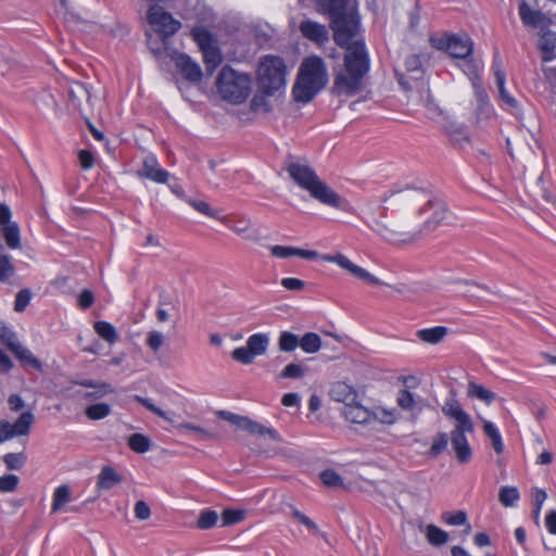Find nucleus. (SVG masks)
I'll return each mask as SVG.
<instances>
[{"label":"nucleus","instance_id":"1","mask_svg":"<svg viewBox=\"0 0 556 556\" xmlns=\"http://www.w3.org/2000/svg\"><path fill=\"white\" fill-rule=\"evenodd\" d=\"M344 55V72L334 77L333 92L354 96L362 88L364 76L370 68V60L364 40H355Z\"/></svg>","mask_w":556,"mask_h":556},{"label":"nucleus","instance_id":"2","mask_svg":"<svg viewBox=\"0 0 556 556\" xmlns=\"http://www.w3.org/2000/svg\"><path fill=\"white\" fill-rule=\"evenodd\" d=\"M328 83V72L325 62L317 55L305 58L299 68L298 78L293 86L294 100L302 103L312 101Z\"/></svg>","mask_w":556,"mask_h":556},{"label":"nucleus","instance_id":"3","mask_svg":"<svg viewBox=\"0 0 556 556\" xmlns=\"http://www.w3.org/2000/svg\"><path fill=\"white\" fill-rule=\"evenodd\" d=\"M287 172L300 188L318 202L334 208L345 207V200L325 184L309 166L293 162L287 166Z\"/></svg>","mask_w":556,"mask_h":556},{"label":"nucleus","instance_id":"4","mask_svg":"<svg viewBox=\"0 0 556 556\" xmlns=\"http://www.w3.org/2000/svg\"><path fill=\"white\" fill-rule=\"evenodd\" d=\"M216 90L223 100L231 104H241L252 92V77L225 65L217 75Z\"/></svg>","mask_w":556,"mask_h":556},{"label":"nucleus","instance_id":"5","mask_svg":"<svg viewBox=\"0 0 556 556\" xmlns=\"http://www.w3.org/2000/svg\"><path fill=\"white\" fill-rule=\"evenodd\" d=\"M287 65L285 60L277 55H265L260 60L256 78L261 92L274 96L283 90L287 84Z\"/></svg>","mask_w":556,"mask_h":556},{"label":"nucleus","instance_id":"6","mask_svg":"<svg viewBox=\"0 0 556 556\" xmlns=\"http://www.w3.org/2000/svg\"><path fill=\"white\" fill-rule=\"evenodd\" d=\"M458 67L462 72L470 79L472 88L475 90L476 98L479 102L480 109L489 116L493 113V109L488 101L486 92L482 86L479 73L482 68L480 61L470 56L459 59Z\"/></svg>","mask_w":556,"mask_h":556},{"label":"nucleus","instance_id":"7","mask_svg":"<svg viewBox=\"0 0 556 556\" xmlns=\"http://www.w3.org/2000/svg\"><path fill=\"white\" fill-rule=\"evenodd\" d=\"M429 40L433 48L446 51L454 59L472 54L473 42L468 35L431 36Z\"/></svg>","mask_w":556,"mask_h":556},{"label":"nucleus","instance_id":"8","mask_svg":"<svg viewBox=\"0 0 556 556\" xmlns=\"http://www.w3.org/2000/svg\"><path fill=\"white\" fill-rule=\"evenodd\" d=\"M333 39L338 46L346 49L354 43L353 38L359 31V21L353 14H345L331 20Z\"/></svg>","mask_w":556,"mask_h":556},{"label":"nucleus","instance_id":"9","mask_svg":"<svg viewBox=\"0 0 556 556\" xmlns=\"http://www.w3.org/2000/svg\"><path fill=\"white\" fill-rule=\"evenodd\" d=\"M148 21L164 38L173 36L181 27V23L178 20L174 18L159 5H152L149 9Z\"/></svg>","mask_w":556,"mask_h":556},{"label":"nucleus","instance_id":"10","mask_svg":"<svg viewBox=\"0 0 556 556\" xmlns=\"http://www.w3.org/2000/svg\"><path fill=\"white\" fill-rule=\"evenodd\" d=\"M473 430V422H468L455 425L451 431V443L459 463H468L471 459L472 451L466 434L472 433Z\"/></svg>","mask_w":556,"mask_h":556},{"label":"nucleus","instance_id":"11","mask_svg":"<svg viewBox=\"0 0 556 556\" xmlns=\"http://www.w3.org/2000/svg\"><path fill=\"white\" fill-rule=\"evenodd\" d=\"M320 258L324 262L337 264L339 267L346 270L349 274H351L355 278L368 281L370 285H381L382 283L378 277L374 276L365 268L359 267L358 265L354 264L344 254H341V253H337L333 255L332 254H324L320 256Z\"/></svg>","mask_w":556,"mask_h":556},{"label":"nucleus","instance_id":"12","mask_svg":"<svg viewBox=\"0 0 556 556\" xmlns=\"http://www.w3.org/2000/svg\"><path fill=\"white\" fill-rule=\"evenodd\" d=\"M138 177L150 179L156 184H166L169 173L160 166L154 154H148L142 161V168L137 172Z\"/></svg>","mask_w":556,"mask_h":556},{"label":"nucleus","instance_id":"13","mask_svg":"<svg viewBox=\"0 0 556 556\" xmlns=\"http://www.w3.org/2000/svg\"><path fill=\"white\" fill-rule=\"evenodd\" d=\"M177 70L180 74L191 83H199L202 79L203 73L200 65L193 61L189 55L175 52L172 55Z\"/></svg>","mask_w":556,"mask_h":556},{"label":"nucleus","instance_id":"14","mask_svg":"<svg viewBox=\"0 0 556 556\" xmlns=\"http://www.w3.org/2000/svg\"><path fill=\"white\" fill-rule=\"evenodd\" d=\"M342 415L352 424L367 425L371 422V410L365 407L358 399L343 406Z\"/></svg>","mask_w":556,"mask_h":556},{"label":"nucleus","instance_id":"15","mask_svg":"<svg viewBox=\"0 0 556 556\" xmlns=\"http://www.w3.org/2000/svg\"><path fill=\"white\" fill-rule=\"evenodd\" d=\"M372 230L391 243H412L418 239V235L415 232H399L381 223H376V225L372 226Z\"/></svg>","mask_w":556,"mask_h":556},{"label":"nucleus","instance_id":"16","mask_svg":"<svg viewBox=\"0 0 556 556\" xmlns=\"http://www.w3.org/2000/svg\"><path fill=\"white\" fill-rule=\"evenodd\" d=\"M270 254L277 258H290L299 256L305 260H316L319 257L318 252L313 250H304L289 245H271L269 248Z\"/></svg>","mask_w":556,"mask_h":556},{"label":"nucleus","instance_id":"17","mask_svg":"<svg viewBox=\"0 0 556 556\" xmlns=\"http://www.w3.org/2000/svg\"><path fill=\"white\" fill-rule=\"evenodd\" d=\"M497 58H498V55L496 54L494 58L492 68L494 71L496 86L500 91V98L504 105L513 109V108H516L517 101L513 96H510L508 93V91L505 88L506 75H505L504 71L502 70L501 63L497 61Z\"/></svg>","mask_w":556,"mask_h":556},{"label":"nucleus","instance_id":"18","mask_svg":"<svg viewBox=\"0 0 556 556\" xmlns=\"http://www.w3.org/2000/svg\"><path fill=\"white\" fill-rule=\"evenodd\" d=\"M329 395L333 401L343 403L344 406L358 397L356 390L352 386L342 381H338L331 386Z\"/></svg>","mask_w":556,"mask_h":556},{"label":"nucleus","instance_id":"19","mask_svg":"<svg viewBox=\"0 0 556 556\" xmlns=\"http://www.w3.org/2000/svg\"><path fill=\"white\" fill-rule=\"evenodd\" d=\"M300 30L305 38L317 43H324L328 40V30L319 23L304 21L300 25Z\"/></svg>","mask_w":556,"mask_h":556},{"label":"nucleus","instance_id":"20","mask_svg":"<svg viewBox=\"0 0 556 556\" xmlns=\"http://www.w3.org/2000/svg\"><path fill=\"white\" fill-rule=\"evenodd\" d=\"M445 416L455 420V425L472 422L470 416L463 409L459 402L454 399H447L442 406Z\"/></svg>","mask_w":556,"mask_h":556},{"label":"nucleus","instance_id":"21","mask_svg":"<svg viewBox=\"0 0 556 556\" xmlns=\"http://www.w3.org/2000/svg\"><path fill=\"white\" fill-rule=\"evenodd\" d=\"M123 478L122 476L111 466H104L102 467L100 473L98 475L97 479V490L104 491L110 490L113 486L122 483Z\"/></svg>","mask_w":556,"mask_h":556},{"label":"nucleus","instance_id":"22","mask_svg":"<svg viewBox=\"0 0 556 556\" xmlns=\"http://www.w3.org/2000/svg\"><path fill=\"white\" fill-rule=\"evenodd\" d=\"M254 357L264 355L269 346V336L265 332H257L251 334L245 342Z\"/></svg>","mask_w":556,"mask_h":556},{"label":"nucleus","instance_id":"23","mask_svg":"<svg viewBox=\"0 0 556 556\" xmlns=\"http://www.w3.org/2000/svg\"><path fill=\"white\" fill-rule=\"evenodd\" d=\"M239 429L244 430L249 432L251 435H260L265 437L268 435L271 439H277L278 434L277 431L273 428L265 427L249 417H244L241 420Z\"/></svg>","mask_w":556,"mask_h":556},{"label":"nucleus","instance_id":"24","mask_svg":"<svg viewBox=\"0 0 556 556\" xmlns=\"http://www.w3.org/2000/svg\"><path fill=\"white\" fill-rule=\"evenodd\" d=\"M519 16L525 26L538 27L543 18L540 11H535L523 0L519 4Z\"/></svg>","mask_w":556,"mask_h":556},{"label":"nucleus","instance_id":"25","mask_svg":"<svg viewBox=\"0 0 556 556\" xmlns=\"http://www.w3.org/2000/svg\"><path fill=\"white\" fill-rule=\"evenodd\" d=\"M319 4L330 20L348 14L349 0H319Z\"/></svg>","mask_w":556,"mask_h":556},{"label":"nucleus","instance_id":"26","mask_svg":"<svg viewBox=\"0 0 556 556\" xmlns=\"http://www.w3.org/2000/svg\"><path fill=\"white\" fill-rule=\"evenodd\" d=\"M446 217V210L443 205L437 204V208L434 210L432 217L427 219L422 227L416 231L415 233L418 235V239L424 233H429L433 231Z\"/></svg>","mask_w":556,"mask_h":556},{"label":"nucleus","instance_id":"27","mask_svg":"<svg viewBox=\"0 0 556 556\" xmlns=\"http://www.w3.org/2000/svg\"><path fill=\"white\" fill-rule=\"evenodd\" d=\"M446 333L447 328L435 326L432 328L420 329L416 332V336L419 340L426 343L437 344L446 336Z\"/></svg>","mask_w":556,"mask_h":556},{"label":"nucleus","instance_id":"28","mask_svg":"<svg viewBox=\"0 0 556 556\" xmlns=\"http://www.w3.org/2000/svg\"><path fill=\"white\" fill-rule=\"evenodd\" d=\"M203 54V61L206 65V70L212 74L223 62V54L217 43L201 50Z\"/></svg>","mask_w":556,"mask_h":556},{"label":"nucleus","instance_id":"29","mask_svg":"<svg viewBox=\"0 0 556 556\" xmlns=\"http://www.w3.org/2000/svg\"><path fill=\"white\" fill-rule=\"evenodd\" d=\"M0 341L11 352L22 345L16 332L4 321H0Z\"/></svg>","mask_w":556,"mask_h":556},{"label":"nucleus","instance_id":"30","mask_svg":"<svg viewBox=\"0 0 556 556\" xmlns=\"http://www.w3.org/2000/svg\"><path fill=\"white\" fill-rule=\"evenodd\" d=\"M12 353L23 365L30 366L38 371H42L43 368L41 362L31 353L29 349L25 348L23 344Z\"/></svg>","mask_w":556,"mask_h":556},{"label":"nucleus","instance_id":"31","mask_svg":"<svg viewBox=\"0 0 556 556\" xmlns=\"http://www.w3.org/2000/svg\"><path fill=\"white\" fill-rule=\"evenodd\" d=\"M71 501V489L66 484L59 485L52 495L51 511L62 510L64 505Z\"/></svg>","mask_w":556,"mask_h":556},{"label":"nucleus","instance_id":"32","mask_svg":"<svg viewBox=\"0 0 556 556\" xmlns=\"http://www.w3.org/2000/svg\"><path fill=\"white\" fill-rule=\"evenodd\" d=\"M397 410L395 408H386L381 406L371 410V421H379L384 425H393L397 420Z\"/></svg>","mask_w":556,"mask_h":556},{"label":"nucleus","instance_id":"33","mask_svg":"<svg viewBox=\"0 0 556 556\" xmlns=\"http://www.w3.org/2000/svg\"><path fill=\"white\" fill-rule=\"evenodd\" d=\"M467 393H468V396L478 399L488 405L491 404L495 400V393L485 389L483 386L478 384L472 381L468 383Z\"/></svg>","mask_w":556,"mask_h":556},{"label":"nucleus","instance_id":"34","mask_svg":"<svg viewBox=\"0 0 556 556\" xmlns=\"http://www.w3.org/2000/svg\"><path fill=\"white\" fill-rule=\"evenodd\" d=\"M191 35L194 41L198 43L200 50L206 49L217 43L214 36L206 28L194 27L191 30Z\"/></svg>","mask_w":556,"mask_h":556},{"label":"nucleus","instance_id":"35","mask_svg":"<svg viewBox=\"0 0 556 556\" xmlns=\"http://www.w3.org/2000/svg\"><path fill=\"white\" fill-rule=\"evenodd\" d=\"M426 538L429 544L433 546H442L448 540V534L446 531L434 525H428L426 528Z\"/></svg>","mask_w":556,"mask_h":556},{"label":"nucleus","instance_id":"36","mask_svg":"<svg viewBox=\"0 0 556 556\" xmlns=\"http://www.w3.org/2000/svg\"><path fill=\"white\" fill-rule=\"evenodd\" d=\"M299 346L308 354H313L319 351L321 348V339L315 332H307L301 339Z\"/></svg>","mask_w":556,"mask_h":556},{"label":"nucleus","instance_id":"37","mask_svg":"<svg viewBox=\"0 0 556 556\" xmlns=\"http://www.w3.org/2000/svg\"><path fill=\"white\" fill-rule=\"evenodd\" d=\"M94 331L99 337L109 343H115L118 339V333L115 327L108 321H97L94 324Z\"/></svg>","mask_w":556,"mask_h":556},{"label":"nucleus","instance_id":"38","mask_svg":"<svg viewBox=\"0 0 556 556\" xmlns=\"http://www.w3.org/2000/svg\"><path fill=\"white\" fill-rule=\"evenodd\" d=\"M35 420L33 413L24 412L12 425L15 435H27Z\"/></svg>","mask_w":556,"mask_h":556},{"label":"nucleus","instance_id":"39","mask_svg":"<svg viewBox=\"0 0 556 556\" xmlns=\"http://www.w3.org/2000/svg\"><path fill=\"white\" fill-rule=\"evenodd\" d=\"M520 498V493L516 486H502L498 493V500L505 507H514Z\"/></svg>","mask_w":556,"mask_h":556},{"label":"nucleus","instance_id":"40","mask_svg":"<svg viewBox=\"0 0 556 556\" xmlns=\"http://www.w3.org/2000/svg\"><path fill=\"white\" fill-rule=\"evenodd\" d=\"M540 48L543 53V61L551 62L554 59V49L556 48V36L552 33L544 34L540 41Z\"/></svg>","mask_w":556,"mask_h":556},{"label":"nucleus","instance_id":"41","mask_svg":"<svg viewBox=\"0 0 556 556\" xmlns=\"http://www.w3.org/2000/svg\"><path fill=\"white\" fill-rule=\"evenodd\" d=\"M405 68L407 73L410 74V78L416 80L422 78L424 70L421 55L413 54L407 56L405 60Z\"/></svg>","mask_w":556,"mask_h":556},{"label":"nucleus","instance_id":"42","mask_svg":"<svg viewBox=\"0 0 556 556\" xmlns=\"http://www.w3.org/2000/svg\"><path fill=\"white\" fill-rule=\"evenodd\" d=\"M128 445L134 452L143 454L150 450L151 442L148 437L141 433H134L128 439Z\"/></svg>","mask_w":556,"mask_h":556},{"label":"nucleus","instance_id":"43","mask_svg":"<svg viewBox=\"0 0 556 556\" xmlns=\"http://www.w3.org/2000/svg\"><path fill=\"white\" fill-rule=\"evenodd\" d=\"M300 343V339L292 332L282 331L279 336L278 346L282 352H292L294 351Z\"/></svg>","mask_w":556,"mask_h":556},{"label":"nucleus","instance_id":"44","mask_svg":"<svg viewBox=\"0 0 556 556\" xmlns=\"http://www.w3.org/2000/svg\"><path fill=\"white\" fill-rule=\"evenodd\" d=\"M111 406L106 403H97L86 408V416L91 420H100L111 414Z\"/></svg>","mask_w":556,"mask_h":556},{"label":"nucleus","instance_id":"45","mask_svg":"<svg viewBox=\"0 0 556 556\" xmlns=\"http://www.w3.org/2000/svg\"><path fill=\"white\" fill-rule=\"evenodd\" d=\"M448 445V435L445 432H439L432 441L431 447L429 448V456L432 458L438 457L443 453Z\"/></svg>","mask_w":556,"mask_h":556},{"label":"nucleus","instance_id":"46","mask_svg":"<svg viewBox=\"0 0 556 556\" xmlns=\"http://www.w3.org/2000/svg\"><path fill=\"white\" fill-rule=\"evenodd\" d=\"M218 520V514L215 510L203 509L200 511L197 526L199 529L207 530L213 528Z\"/></svg>","mask_w":556,"mask_h":556},{"label":"nucleus","instance_id":"47","mask_svg":"<svg viewBox=\"0 0 556 556\" xmlns=\"http://www.w3.org/2000/svg\"><path fill=\"white\" fill-rule=\"evenodd\" d=\"M321 482L328 488L343 486V479L333 469H326L319 475Z\"/></svg>","mask_w":556,"mask_h":556},{"label":"nucleus","instance_id":"48","mask_svg":"<svg viewBox=\"0 0 556 556\" xmlns=\"http://www.w3.org/2000/svg\"><path fill=\"white\" fill-rule=\"evenodd\" d=\"M396 403L404 410H413L417 405L414 394L406 389L397 393Z\"/></svg>","mask_w":556,"mask_h":556},{"label":"nucleus","instance_id":"49","mask_svg":"<svg viewBox=\"0 0 556 556\" xmlns=\"http://www.w3.org/2000/svg\"><path fill=\"white\" fill-rule=\"evenodd\" d=\"M245 511L239 509H225L222 514V526H232L244 519Z\"/></svg>","mask_w":556,"mask_h":556},{"label":"nucleus","instance_id":"50","mask_svg":"<svg viewBox=\"0 0 556 556\" xmlns=\"http://www.w3.org/2000/svg\"><path fill=\"white\" fill-rule=\"evenodd\" d=\"M267 94L262 92L261 94H255L251 102L250 109L254 113H267L270 111V105L267 100Z\"/></svg>","mask_w":556,"mask_h":556},{"label":"nucleus","instance_id":"51","mask_svg":"<svg viewBox=\"0 0 556 556\" xmlns=\"http://www.w3.org/2000/svg\"><path fill=\"white\" fill-rule=\"evenodd\" d=\"M441 519L448 526H463L467 523V514L463 510L445 511L441 515Z\"/></svg>","mask_w":556,"mask_h":556},{"label":"nucleus","instance_id":"52","mask_svg":"<svg viewBox=\"0 0 556 556\" xmlns=\"http://www.w3.org/2000/svg\"><path fill=\"white\" fill-rule=\"evenodd\" d=\"M231 357L242 365H250L255 359L254 355L251 353L247 345L235 349L231 352Z\"/></svg>","mask_w":556,"mask_h":556},{"label":"nucleus","instance_id":"53","mask_svg":"<svg viewBox=\"0 0 556 556\" xmlns=\"http://www.w3.org/2000/svg\"><path fill=\"white\" fill-rule=\"evenodd\" d=\"M3 462L9 469L18 470L24 466L26 456L23 453H9L4 455Z\"/></svg>","mask_w":556,"mask_h":556},{"label":"nucleus","instance_id":"54","mask_svg":"<svg viewBox=\"0 0 556 556\" xmlns=\"http://www.w3.org/2000/svg\"><path fill=\"white\" fill-rule=\"evenodd\" d=\"M188 203L199 213L212 218H218V212L213 210L207 202L201 200H189Z\"/></svg>","mask_w":556,"mask_h":556},{"label":"nucleus","instance_id":"55","mask_svg":"<svg viewBox=\"0 0 556 556\" xmlns=\"http://www.w3.org/2000/svg\"><path fill=\"white\" fill-rule=\"evenodd\" d=\"M18 481V477L12 473L0 477V492H13L17 488Z\"/></svg>","mask_w":556,"mask_h":556},{"label":"nucleus","instance_id":"56","mask_svg":"<svg viewBox=\"0 0 556 556\" xmlns=\"http://www.w3.org/2000/svg\"><path fill=\"white\" fill-rule=\"evenodd\" d=\"M292 516L300 522L302 523L303 526H305L308 531H311L312 533L314 534H319V528L318 526L311 519L308 518L306 515H304L303 513H301L300 510L298 509H293L292 510Z\"/></svg>","mask_w":556,"mask_h":556},{"label":"nucleus","instance_id":"57","mask_svg":"<svg viewBox=\"0 0 556 556\" xmlns=\"http://www.w3.org/2000/svg\"><path fill=\"white\" fill-rule=\"evenodd\" d=\"M14 271L11 258L7 254H0V281H5Z\"/></svg>","mask_w":556,"mask_h":556},{"label":"nucleus","instance_id":"58","mask_svg":"<svg viewBox=\"0 0 556 556\" xmlns=\"http://www.w3.org/2000/svg\"><path fill=\"white\" fill-rule=\"evenodd\" d=\"M303 375H304V369H303L302 365L296 364V363L288 364L280 374V376L282 378H289V379L301 378Z\"/></svg>","mask_w":556,"mask_h":556},{"label":"nucleus","instance_id":"59","mask_svg":"<svg viewBox=\"0 0 556 556\" xmlns=\"http://www.w3.org/2000/svg\"><path fill=\"white\" fill-rule=\"evenodd\" d=\"M164 343V336L156 330L150 331L147 337V345L153 351L157 352Z\"/></svg>","mask_w":556,"mask_h":556},{"label":"nucleus","instance_id":"60","mask_svg":"<svg viewBox=\"0 0 556 556\" xmlns=\"http://www.w3.org/2000/svg\"><path fill=\"white\" fill-rule=\"evenodd\" d=\"M30 292L27 289H23L17 292L14 303V309L16 312H23L30 302Z\"/></svg>","mask_w":556,"mask_h":556},{"label":"nucleus","instance_id":"61","mask_svg":"<svg viewBox=\"0 0 556 556\" xmlns=\"http://www.w3.org/2000/svg\"><path fill=\"white\" fill-rule=\"evenodd\" d=\"M94 389L96 391L86 394L87 399H100L113 392L112 386L108 382H101Z\"/></svg>","mask_w":556,"mask_h":556},{"label":"nucleus","instance_id":"62","mask_svg":"<svg viewBox=\"0 0 556 556\" xmlns=\"http://www.w3.org/2000/svg\"><path fill=\"white\" fill-rule=\"evenodd\" d=\"M280 283L283 288L291 291H300L305 287L303 280L293 277L282 278Z\"/></svg>","mask_w":556,"mask_h":556},{"label":"nucleus","instance_id":"63","mask_svg":"<svg viewBox=\"0 0 556 556\" xmlns=\"http://www.w3.org/2000/svg\"><path fill=\"white\" fill-rule=\"evenodd\" d=\"M134 511H135L136 518H138L140 520H146L151 515V510H150L149 505L146 502H143V501H138L135 504Z\"/></svg>","mask_w":556,"mask_h":556},{"label":"nucleus","instance_id":"64","mask_svg":"<svg viewBox=\"0 0 556 556\" xmlns=\"http://www.w3.org/2000/svg\"><path fill=\"white\" fill-rule=\"evenodd\" d=\"M16 437L12 425L7 420H0V443Z\"/></svg>","mask_w":556,"mask_h":556}]
</instances>
